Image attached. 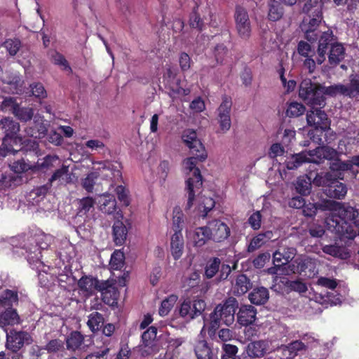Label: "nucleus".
I'll list each match as a JSON object with an SVG mask.
<instances>
[{
	"mask_svg": "<svg viewBox=\"0 0 359 359\" xmlns=\"http://www.w3.org/2000/svg\"><path fill=\"white\" fill-rule=\"evenodd\" d=\"M197 156L187 158L183 161L182 166L187 175L186 191L187 202V211L194 208L193 211L199 217H205L209 211L215 207V201L211 197L200 196L203 184L200 170L196 167Z\"/></svg>",
	"mask_w": 359,
	"mask_h": 359,
	"instance_id": "f257e3e1",
	"label": "nucleus"
},
{
	"mask_svg": "<svg viewBox=\"0 0 359 359\" xmlns=\"http://www.w3.org/2000/svg\"><path fill=\"white\" fill-rule=\"evenodd\" d=\"M320 208L324 211L330 212L325 220L327 230L334 233L341 241L353 240L356 231L351 222L358 216V210L334 201H325Z\"/></svg>",
	"mask_w": 359,
	"mask_h": 359,
	"instance_id": "f03ea898",
	"label": "nucleus"
},
{
	"mask_svg": "<svg viewBox=\"0 0 359 359\" xmlns=\"http://www.w3.org/2000/svg\"><path fill=\"white\" fill-rule=\"evenodd\" d=\"M53 241L50 235L40 232L33 235H21L11 240L14 252L27 259L30 265H41V250L46 249Z\"/></svg>",
	"mask_w": 359,
	"mask_h": 359,
	"instance_id": "7ed1b4c3",
	"label": "nucleus"
},
{
	"mask_svg": "<svg viewBox=\"0 0 359 359\" xmlns=\"http://www.w3.org/2000/svg\"><path fill=\"white\" fill-rule=\"evenodd\" d=\"M0 126L4 130L5 137L0 147V156H6L9 154H15L19 151H35L38 149V143L35 140H24L18 135L20 124L11 118L0 120Z\"/></svg>",
	"mask_w": 359,
	"mask_h": 359,
	"instance_id": "20e7f679",
	"label": "nucleus"
},
{
	"mask_svg": "<svg viewBox=\"0 0 359 359\" xmlns=\"http://www.w3.org/2000/svg\"><path fill=\"white\" fill-rule=\"evenodd\" d=\"M303 25H307V24ZM308 25H309L308 29L305 27H302V29L305 30V37L308 41H315L319 39L317 62L320 65L325 60L327 46L334 40V35L325 25L323 27L319 26L320 24H308Z\"/></svg>",
	"mask_w": 359,
	"mask_h": 359,
	"instance_id": "39448f33",
	"label": "nucleus"
},
{
	"mask_svg": "<svg viewBox=\"0 0 359 359\" xmlns=\"http://www.w3.org/2000/svg\"><path fill=\"white\" fill-rule=\"evenodd\" d=\"M319 107L312 108L306 114V121L309 126L314 128L316 133L320 134H314L313 131H309L308 135L310 138L318 144L322 142L321 134L323 131L330 129V122L327 114Z\"/></svg>",
	"mask_w": 359,
	"mask_h": 359,
	"instance_id": "423d86ee",
	"label": "nucleus"
},
{
	"mask_svg": "<svg viewBox=\"0 0 359 359\" xmlns=\"http://www.w3.org/2000/svg\"><path fill=\"white\" fill-rule=\"evenodd\" d=\"M299 97L311 108H322L325 105V99L320 95V85L313 83L310 79L302 81L299 90Z\"/></svg>",
	"mask_w": 359,
	"mask_h": 359,
	"instance_id": "0eeeda50",
	"label": "nucleus"
},
{
	"mask_svg": "<svg viewBox=\"0 0 359 359\" xmlns=\"http://www.w3.org/2000/svg\"><path fill=\"white\" fill-rule=\"evenodd\" d=\"M320 95L336 96L343 95L349 97H355L359 94V79L353 78L351 80L349 86L335 84L330 86L320 85Z\"/></svg>",
	"mask_w": 359,
	"mask_h": 359,
	"instance_id": "6e6552de",
	"label": "nucleus"
},
{
	"mask_svg": "<svg viewBox=\"0 0 359 359\" xmlns=\"http://www.w3.org/2000/svg\"><path fill=\"white\" fill-rule=\"evenodd\" d=\"M182 140L189 148L191 153L196 156L200 161H204L208 154L201 140L198 138L196 132L192 129H187L182 134Z\"/></svg>",
	"mask_w": 359,
	"mask_h": 359,
	"instance_id": "1a4fd4ad",
	"label": "nucleus"
},
{
	"mask_svg": "<svg viewBox=\"0 0 359 359\" xmlns=\"http://www.w3.org/2000/svg\"><path fill=\"white\" fill-rule=\"evenodd\" d=\"M5 332H6V348L13 352H17L25 344H30L32 342V337L27 332L11 330L8 332L6 329Z\"/></svg>",
	"mask_w": 359,
	"mask_h": 359,
	"instance_id": "9d476101",
	"label": "nucleus"
},
{
	"mask_svg": "<svg viewBox=\"0 0 359 359\" xmlns=\"http://www.w3.org/2000/svg\"><path fill=\"white\" fill-rule=\"evenodd\" d=\"M206 304L203 299H196L193 302L185 300L179 308V313L183 318L191 320L200 316Z\"/></svg>",
	"mask_w": 359,
	"mask_h": 359,
	"instance_id": "9b49d317",
	"label": "nucleus"
},
{
	"mask_svg": "<svg viewBox=\"0 0 359 359\" xmlns=\"http://www.w3.org/2000/svg\"><path fill=\"white\" fill-rule=\"evenodd\" d=\"M317 284L321 287L331 290V292H327L325 296L320 297L321 304L328 302L331 305H337L341 302V295L334 290L337 286V281L334 278L327 277H320L317 280Z\"/></svg>",
	"mask_w": 359,
	"mask_h": 359,
	"instance_id": "f8f14e48",
	"label": "nucleus"
},
{
	"mask_svg": "<svg viewBox=\"0 0 359 359\" xmlns=\"http://www.w3.org/2000/svg\"><path fill=\"white\" fill-rule=\"evenodd\" d=\"M206 226L211 240L215 242H222L230 236V228L225 222L220 219L210 221Z\"/></svg>",
	"mask_w": 359,
	"mask_h": 359,
	"instance_id": "ddd939ff",
	"label": "nucleus"
},
{
	"mask_svg": "<svg viewBox=\"0 0 359 359\" xmlns=\"http://www.w3.org/2000/svg\"><path fill=\"white\" fill-rule=\"evenodd\" d=\"M237 301L229 298L223 304L217 305L214 309L225 325H230L234 322V314L237 307Z\"/></svg>",
	"mask_w": 359,
	"mask_h": 359,
	"instance_id": "4468645a",
	"label": "nucleus"
},
{
	"mask_svg": "<svg viewBox=\"0 0 359 359\" xmlns=\"http://www.w3.org/2000/svg\"><path fill=\"white\" fill-rule=\"evenodd\" d=\"M231 100L230 97H224L222 102L217 109V121L219 125L220 130L222 133L227 132L231 126L230 117L231 109Z\"/></svg>",
	"mask_w": 359,
	"mask_h": 359,
	"instance_id": "2eb2a0df",
	"label": "nucleus"
},
{
	"mask_svg": "<svg viewBox=\"0 0 359 359\" xmlns=\"http://www.w3.org/2000/svg\"><path fill=\"white\" fill-rule=\"evenodd\" d=\"M156 328L151 326L142 334V344L140 345L142 355L147 356L158 351L156 344Z\"/></svg>",
	"mask_w": 359,
	"mask_h": 359,
	"instance_id": "dca6fc26",
	"label": "nucleus"
},
{
	"mask_svg": "<svg viewBox=\"0 0 359 359\" xmlns=\"http://www.w3.org/2000/svg\"><path fill=\"white\" fill-rule=\"evenodd\" d=\"M186 236L188 241L196 247H202L211 240L207 226L197 227L194 230L187 229Z\"/></svg>",
	"mask_w": 359,
	"mask_h": 359,
	"instance_id": "f3484780",
	"label": "nucleus"
},
{
	"mask_svg": "<svg viewBox=\"0 0 359 359\" xmlns=\"http://www.w3.org/2000/svg\"><path fill=\"white\" fill-rule=\"evenodd\" d=\"M310 163H321L325 159L331 160L337 156V151L328 147H320L314 150L306 151Z\"/></svg>",
	"mask_w": 359,
	"mask_h": 359,
	"instance_id": "a211bd4d",
	"label": "nucleus"
},
{
	"mask_svg": "<svg viewBox=\"0 0 359 359\" xmlns=\"http://www.w3.org/2000/svg\"><path fill=\"white\" fill-rule=\"evenodd\" d=\"M204 337V335L198 334L194 343V351L196 357L197 359H217Z\"/></svg>",
	"mask_w": 359,
	"mask_h": 359,
	"instance_id": "6ab92c4d",
	"label": "nucleus"
},
{
	"mask_svg": "<svg viewBox=\"0 0 359 359\" xmlns=\"http://www.w3.org/2000/svg\"><path fill=\"white\" fill-rule=\"evenodd\" d=\"M98 291L101 292L102 299L105 304L113 305L116 303L118 292L115 285L111 281H101Z\"/></svg>",
	"mask_w": 359,
	"mask_h": 359,
	"instance_id": "aec40b11",
	"label": "nucleus"
},
{
	"mask_svg": "<svg viewBox=\"0 0 359 359\" xmlns=\"http://www.w3.org/2000/svg\"><path fill=\"white\" fill-rule=\"evenodd\" d=\"M221 323V318L214 310L208 316H203V326L199 334L204 335L208 332L210 337L215 334Z\"/></svg>",
	"mask_w": 359,
	"mask_h": 359,
	"instance_id": "412c9836",
	"label": "nucleus"
},
{
	"mask_svg": "<svg viewBox=\"0 0 359 359\" xmlns=\"http://www.w3.org/2000/svg\"><path fill=\"white\" fill-rule=\"evenodd\" d=\"M101 282L92 276H83L78 282V286L81 293L88 297L99 290Z\"/></svg>",
	"mask_w": 359,
	"mask_h": 359,
	"instance_id": "4be33fe9",
	"label": "nucleus"
},
{
	"mask_svg": "<svg viewBox=\"0 0 359 359\" xmlns=\"http://www.w3.org/2000/svg\"><path fill=\"white\" fill-rule=\"evenodd\" d=\"M269 348L266 340H257L250 342L245 347V351L250 358H261L265 355Z\"/></svg>",
	"mask_w": 359,
	"mask_h": 359,
	"instance_id": "5701e85b",
	"label": "nucleus"
},
{
	"mask_svg": "<svg viewBox=\"0 0 359 359\" xmlns=\"http://www.w3.org/2000/svg\"><path fill=\"white\" fill-rule=\"evenodd\" d=\"M257 310L251 305H243L237 314L238 322L243 326L253 323L256 320Z\"/></svg>",
	"mask_w": 359,
	"mask_h": 359,
	"instance_id": "b1692460",
	"label": "nucleus"
},
{
	"mask_svg": "<svg viewBox=\"0 0 359 359\" xmlns=\"http://www.w3.org/2000/svg\"><path fill=\"white\" fill-rule=\"evenodd\" d=\"M297 250L294 248H284L282 250H276L273 255V262L276 266L287 264L292 260L296 255Z\"/></svg>",
	"mask_w": 359,
	"mask_h": 359,
	"instance_id": "393cba45",
	"label": "nucleus"
},
{
	"mask_svg": "<svg viewBox=\"0 0 359 359\" xmlns=\"http://www.w3.org/2000/svg\"><path fill=\"white\" fill-rule=\"evenodd\" d=\"M184 242L182 233L175 231L170 238V251L174 259H179L184 251Z\"/></svg>",
	"mask_w": 359,
	"mask_h": 359,
	"instance_id": "a878e982",
	"label": "nucleus"
},
{
	"mask_svg": "<svg viewBox=\"0 0 359 359\" xmlns=\"http://www.w3.org/2000/svg\"><path fill=\"white\" fill-rule=\"evenodd\" d=\"M332 41L329 45H331L330 50L328 55L329 62L332 65H338L345 55V50L342 44Z\"/></svg>",
	"mask_w": 359,
	"mask_h": 359,
	"instance_id": "bb28decb",
	"label": "nucleus"
},
{
	"mask_svg": "<svg viewBox=\"0 0 359 359\" xmlns=\"http://www.w3.org/2000/svg\"><path fill=\"white\" fill-rule=\"evenodd\" d=\"M20 323V318L16 310L6 309L0 314V327L6 329V326H14Z\"/></svg>",
	"mask_w": 359,
	"mask_h": 359,
	"instance_id": "cd10ccee",
	"label": "nucleus"
},
{
	"mask_svg": "<svg viewBox=\"0 0 359 359\" xmlns=\"http://www.w3.org/2000/svg\"><path fill=\"white\" fill-rule=\"evenodd\" d=\"M273 232L271 231H266L260 233L253 237L248 246V252H254L263 246L265 243L269 242L273 238Z\"/></svg>",
	"mask_w": 359,
	"mask_h": 359,
	"instance_id": "c85d7f7f",
	"label": "nucleus"
},
{
	"mask_svg": "<svg viewBox=\"0 0 359 359\" xmlns=\"http://www.w3.org/2000/svg\"><path fill=\"white\" fill-rule=\"evenodd\" d=\"M303 11L310 18L309 22H322L323 17L321 4L306 3L303 7Z\"/></svg>",
	"mask_w": 359,
	"mask_h": 359,
	"instance_id": "c756f323",
	"label": "nucleus"
},
{
	"mask_svg": "<svg viewBox=\"0 0 359 359\" xmlns=\"http://www.w3.org/2000/svg\"><path fill=\"white\" fill-rule=\"evenodd\" d=\"M306 151L295 154L288 157L285 161L286 168L288 170H295L304 163H310Z\"/></svg>",
	"mask_w": 359,
	"mask_h": 359,
	"instance_id": "7c9ffc66",
	"label": "nucleus"
},
{
	"mask_svg": "<svg viewBox=\"0 0 359 359\" xmlns=\"http://www.w3.org/2000/svg\"><path fill=\"white\" fill-rule=\"evenodd\" d=\"M1 80L11 86V90L13 93L22 94L23 93L24 82L21 81L18 74L10 76L8 73H6L5 76L1 77Z\"/></svg>",
	"mask_w": 359,
	"mask_h": 359,
	"instance_id": "2f4dec72",
	"label": "nucleus"
},
{
	"mask_svg": "<svg viewBox=\"0 0 359 359\" xmlns=\"http://www.w3.org/2000/svg\"><path fill=\"white\" fill-rule=\"evenodd\" d=\"M100 209L102 212L111 215L116 210V201L114 196L104 194L99 200Z\"/></svg>",
	"mask_w": 359,
	"mask_h": 359,
	"instance_id": "473e14b6",
	"label": "nucleus"
},
{
	"mask_svg": "<svg viewBox=\"0 0 359 359\" xmlns=\"http://www.w3.org/2000/svg\"><path fill=\"white\" fill-rule=\"evenodd\" d=\"M327 191L330 197L341 199L346 196L347 188L344 184L334 180L328 184Z\"/></svg>",
	"mask_w": 359,
	"mask_h": 359,
	"instance_id": "72a5a7b5",
	"label": "nucleus"
},
{
	"mask_svg": "<svg viewBox=\"0 0 359 359\" xmlns=\"http://www.w3.org/2000/svg\"><path fill=\"white\" fill-rule=\"evenodd\" d=\"M252 287L249 278L244 274L237 276L233 285V292L236 295H242L246 293Z\"/></svg>",
	"mask_w": 359,
	"mask_h": 359,
	"instance_id": "f704fd0d",
	"label": "nucleus"
},
{
	"mask_svg": "<svg viewBox=\"0 0 359 359\" xmlns=\"http://www.w3.org/2000/svg\"><path fill=\"white\" fill-rule=\"evenodd\" d=\"M269 297V291L264 287L255 288L249 294L251 303L257 305L265 304Z\"/></svg>",
	"mask_w": 359,
	"mask_h": 359,
	"instance_id": "c9c22d12",
	"label": "nucleus"
},
{
	"mask_svg": "<svg viewBox=\"0 0 359 359\" xmlns=\"http://www.w3.org/2000/svg\"><path fill=\"white\" fill-rule=\"evenodd\" d=\"M322 250L325 254L341 259H346L350 257L349 251L346 248L337 245H327Z\"/></svg>",
	"mask_w": 359,
	"mask_h": 359,
	"instance_id": "e433bc0d",
	"label": "nucleus"
},
{
	"mask_svg": "<svg viewBox=\"0 0 359 359\" xmlns=\"http://www.w3.org/2000/svg\"><path fill=\"white\" fill-rule=\"evenodd\" d=\"M84 339L79 332H73L66 340L67 347L69 350H86L87 346L83 345Z\"/></svg>",
	"mask_w": 359,
	"mask_h": 359,
	"instance_id": "4c0bfd02",
	"label": "nucleus"
},
{
	"mask_svg": "<svg viewBox=\"0 0 359 359\" xmlns=\"http://www.w3.org/2000/svg\"><path fill=\"white\" fill-rule=\"evenodd\" d=\"M128 230L123 223L121 221H116L113 225L114 240L116 245H123L126 240Z\"/></svg>",
	"mask_w": 359,
	"mask_h": 359,
	"instance_id": "58836bf2",
	"label": "nucleus"
},
{
	"mask_svg": "<svg viewBox=\"0 0 359 359\" xmlns=\"http://www.w3.org/2000/svg\"><path fill=\"white\" fill-rule=\"evenodd\" d=\"M47 132V128L43 122H40L39 119L34 120V126L27 127L25 133L29 137L35 139H40L45 136Z\"/></svg>",
	"mask_w": 359,
	"mask_h": 359,
	"instance_id": "ea45409f",
	"label": "nucleus"
},
{
	"mask_svg": "<svg viewBox=\"0 0 359 359\" xmlns=\"http://www.w3.org/2000/svg\"><path fill=\"white\" fill-rule=\"evenodd\" d=\"M95 201L93 198L87 196L78 201V215L80 216L87 215L94 210Z\"/></svg>",
	"mask_w": 359,
	"mask_h": 359,
	"instance_id": "a19ab883",
	"label": "nucleus"
},
{
	"mask_svg": "<svg viewBox=\"0 0 359 359\" xmlns=\"http://www.w3.org/2000/svg\"><path fill=\"white\" fill-rule=\"evenodd\" d=\"M178 297L175 294H171L162 301L158 309V313L161 316H167L172 307L176 304Z\"/></svg>",
	"mask_w": 359,
	"mask_h": 359,
	"instance_id": "79ce46f5",
	"label": "nucleus"
},
{
	"mask_svg": "<svg viewBox=\"0 0 359 359\" xmlns=\"http://www.w3.org/2000/svg\"><path fill=\"white\" fill-rule=\"evenodd\" d=\"M280 3V1H278V0H273L269 4L268 13L269 20L276 22L281 19L283 15V10Z\"/></svg>",
	"mask_w": 359,
	"mask_h": 359,
	"instance_id": "37998d69",
	"label": "nucleus"
},
{
	"mask_svg": "<svg viewBox=\"0 0 359 359\" xmlns=\"http://www.w3.org/2000/svg\"><path fill=\"white\" fill-rule=\"evenodd\" d=\"M103 323L104 318L100 313L93 312L89 315L87 325L93 332L99 330L103 325Z\"/></svg>",
	"mask_w": 359,
	"mask_h": 359,
	"instance_id": "c03bdc74",
	"label": "nucleus"
},
{
	"mask_svg": "<svg viewBox=\"0 0 359 359\" xmlns=\"http://www.w3.org/2000/svg\"><path fill=\"white\" fill-rule=\"evenodd\" d=\"M311 188V179L307 175L298 177L296 183V189L300 194H309L310 193Z\"/></svg>",
	"mask_w": 359,
	"mask_h": 359,
	"instance_id": "a18cd8bd",
	"label": "nucleus"
},
{
	"mask_svg": "<svg viewBox=\"0 0 359 359\" xmlns=\"http://www.w3.org/2000/svg\"><path fill=\"white\" fill-rule=\"evenodd\" d=\"M10 166L13 172L18 174L28 170L35 172L36 167H37V165H34V163H27L24 160L15 161Z\"/></svg>",
	"mask_w": 359,
	"mask_h": 359,
	"instance_id": "49530a36",
	"label": "nucleus"
},
{
	"mask_svg": "<svg viewBox=\"0 0 359 359\" xmlns=\"http://www.w3.org/2000/svg\"><path fill=\"white\" fill-rule=\"evenodd\" d=\"M172 224L174 231L182 232L184 222V215L180 207H175L172 212Z\"/></svg>",
	"mask_w": 359,
	"mask_h": 359,
	"instance_id": "de8ad7c7",
	"label": "nucleus"
},
{
	"mask_svg": "<svg viewBox=\"0 0 359 359\" xmlns=\"http://www.w3.org/2000/svg\"><path fill=\"white\" fill-rule=\"evenodd\" d=\"M313 262L311 258H305V259H297L294 264L290 265L289 267L291 268V271L292 273H302L304 272L309 266H313Z\"/></svg>",
	"mask_w": 359,
	"mask_h": 359,
	"instance_id": "09e8293b",
	"label": "nucleus"
},
{
	"mask_svg": "<svg viewBox=\"0 0 359 359\" xmlns=\"http://www.w3.org/2000/svg\"><path fill=\"white\" fill-rule=\"evenodd\" d=\"M14 116L21 121H30L34 116V109L31 107L18 106L13 111Z\"/></svg>",
	"mask_w": 359,
	"mask_h": 359,
	"instance_id": "8fccbe9b",
	"label": "nucleus"
},
{
	"mask_svg": "<svg viewBox=\"0 0 359 359\" xmlns=\"http://www.w3.org/2000/svg\"><path fill=\"white\" fill-rule=\"evenodd\" d=\"M221 261L217 257L210 259L206 264L205 268V275L208 278H212L219 269Z\"/></svg>",
	"mask_w": 359,
	"mask_h": 359,
	"instance_id": "3c124183",
	"label": "nucleus"
},
{
	"mask_svg": "<svg viewBox=\"0 0 359 359\" xmlns=\"http://www.w3.org/2000/svg\"><path fill=\"white\" fill-rule=\"evenodd\" d=\"M18 300L16 292L7 290L0 297V304L4 307L13 306Z\"/></svg>",
	"mask_w": 359,
	"mask_h": 359,
	"instance_id": "603ef678",
	"label": "nucleus"
},
{
	"mask_svg": "<svg viewBox=\"0 0 359 359\" xmlns=\"http://www.w3.org/2000/svg\"><path fill=\"white\" fill-rule=\"evenodd\" d=\"M124 264V254L121 250H115L110 259V267L112 270H120Z\"/></svg>",
	"mask_w": 359,
	"mask_h": 359,
	"instance_id": "864d4df0",
	"label": "nucleus"
},
{
	"mask_svg": "<svg viewBox=\"0 0 359 359\" xmlns=\"http://www.w3.org/2000/svg\"><path fill=\"white\" fill-rule=\"evenodd\" d=\"M59 163V158L56 155H48L46 156L43 162L34 163V165H37L35 169V172L42 168H50Z\"/></svg>",
	"mask_w": 359,
	"mask_h": 359,
	"instance_id": "5fc2aeb1",
	"label": "nucleus"
},
{
	"mask_svg": "<svg viewBox=\"0 0 359 359\" xmlns=\"http://www.w3.org/2000/svg\"><path fill=\"white\" fill-rule=\"evenodd\" d=\"M353 165H355L352 162V159L346 162L337 159L330 163V168L332 172L348 171L351 170Z\"/></svg>",
	"mask_w": 359,
	"mask_h": 359,
	"instance_id": "6e6d98bb",
	"label": "nucleus"
},
{
	"mask_svg": "<svg viewBox=\"0 0 359 359\" xmlns=\"http://www.w3.org/2000/svg\"><path fill=\"white\" fill-rule=\"evenodd\" d=\"M305 111V107L299 102H291L287 109L286 114L289 117H297L302 115Z\"/></svg>",
	"mask_w": 359,
	"mask_h": 359,
	"instance_id": "4d7b16f0",
	"label": "nucleus"
},
{
	"mask_svg": "<svg viewBox=\"0 0 359 359\" xmlns=\"http://www.w3.org/2000/svg\"><path fill=\"white\" fill-rule=\"evenodd\" d=\"M224 354L222 359H240L237 355L238 348L231 344H225L222 346Z\"/></svg>",
	"mask_w": 359,
	"mask_h": 359,
	"instance_id": "13d9d810",
	"label": "nucleus"
},
{
	"mask_svg": "<svg viewBox=\"0 0 359 359\" xmlns=\"http://www.w3.org/2000/svg\"><path fill=\"white\" fill-rule=\"evenodd\" d=\"M21 46V42L17 39H8L4 42V47L11 55H15Z\"/></svg>",
	"mask_w": 359,
	"mask_h": 359,
	"instance_id": "bf43d9fd",
	"label": "nucleus"
},
{
	"mask_svg": "<svg viewBox=\"0 0 359 359\" xmlns=\"http://www.w3.org/2000/svg\"><path fill=\"white\" fill-rule=\"evenodd\" d=\"M52 60H53V62L55 65L60 66V67L62 69L68 71L69 72H72V69H71L70 66L69 65L68 62L65 58V57L62 55H61L60 53H57V52L55 53V54L52 56Z\"/></svg>",
	"mask_w": 359,
	"mask_h": 359,
	"instance_id": "052dcab7",
	"label": "nucleus"
},
{
	"mask_svg": "<svg viewBox=\"0 0 359 359\" xmlns=\"http://www.w3.org/2000/svg\"><path fill=\"white\" fill-rule=\"evenodd\" d=\"M30 89L32 95L36 97L43 99L47 96L46 90L41 83H34L31 84Z\"/></svg>",
	"mask_w": 359,
	"mask_h": 359,
	"instance_id": "680f3d73",
	"label": "nucleus"
},
{
	"mask_svg": "<svg viewBox=\"0 0 359 359\" xmlns=\"http://www.w3.org/2000/svg\"><path fill=\"white\" fill-rule=\"evenodd\" d=\"M287 286L291 290L297 292L300 294L305 293L308 290L306 283L299 280L287 281Z\"/></svg>",
	"mask_w": 359,
	"mask_h": 359,
	"instance_id": "e2e57ef3",
	"label": "nucleus"
},
{
	"mask_svg": "<svg viewBox=\"0 0 359 359\" xmlns=\"http://www.w3.org/2000/svg\"><path fill=\"white\" fill-rule=\"evenodd\" d=\"M262 214L259 211L253 212L248 218V222L253 230H258L262 226Z\"/></svg>",
	"mask_w": 359,
	"mask_h": 359,
	"instance_id": "0e129e2a",
	"label": "nucleus"
},
{
	"mask_svg": "<svg viewBox=\"0 0 359 359\" xmlns=\"http://www.w3.org/2000/svg\"><path fill=\"white\" fill-rule=\"evenodd\" d=\"M97 177L96 172L89 173L81 182L83 188L88 192H91L93 189L95 181Z\"/></svg>",
	"mask_w": 359,
	"mask_h": 359,
	"instance_id": "69168bd1",
	"label": "nucleus"
},
{
	"mask_svg": "<svg viewBox=\"0 0 359 359\" xmlns=\"http://www.w3.org/2000/svg\"><path fill=\"white\" fill-rule=\"evenodd\" d=\"M18 106L15 98L6 97L1 103V109L6 111H11L13 114L14 110L17 109Z\"/></svg>",
	"mask_w": 359,
	"mask_h": 359,
	"instance_id": "338daca9",
	"label": "nucleus"
},
{
	"mask_svg": "<svg viewBox=\"0 0 359 359\" xmlns=\"http://www.w3.org/2000/svg\"><path fill=\"white\" fill-rule=\"evenodd\" d=\"M116 193L118 200L126 206L129 205L130 200L128 197V191L122 185H119L116 188Z\"/></svg>",
	"mask_w": 359,
	"mask_h": 359,
	"instance_id": "774afa93",
	"label": "nucleus"
}]
</instances>
